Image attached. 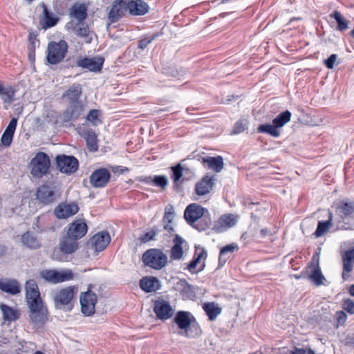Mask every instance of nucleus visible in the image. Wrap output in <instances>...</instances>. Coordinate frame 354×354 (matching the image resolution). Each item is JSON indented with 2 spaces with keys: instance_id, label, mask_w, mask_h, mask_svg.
Masks as SVG:
<instances>
[{
  "instance_id": "2eb2a0df",
  "label": "nucleus",
  "mask_w": 354,
  "mask_h": 354,
  "mask_svg": "<svg viewBox=\"0 0 354 354\" xmlns=\"http://www.w3.org/2000/svg\"><path fill=\"white\" fill-rule=\"evenodd\" d=\"M207 256V252L204 248H196L194 259L187 265V269L193 274L201 272L205 266L204 262L201 263V260H205Z\"/></svg>"
},
{
  "instance_id": "de8ad7c7",
  "label": "nucleus",
  "mask_w": 354,
  "mask_h": 354,
  "mask_svg": "<svg viewBox=\"0 0 354 354\" xmlns=\"http://www.w3.org/2000/svg\"><path fill=\"white\" fill-rule=\"evenodd\" d=\"M171 178L173 180L174 184L177 186L178 185L180 180L183 176V168L179 163L175 166L171 167Z\"/></svg>"
},
{
  "instance_id": "cd10ccee",
  "label": "nucleus",
  "mask_w": 354,
  "mask_h": 354,
  "mask_svg": "<svg viewBox=\"0 0 354 354\" xmlns=\"http://www.w3.org/2000/svg\"><path fill=\"white\" fill-rule=\"evenodd\" d=\"M0 310L5 322H15L21 316V312L18 308L10 307L4 304H0Z\"/></svg>"
},
{
  "instance_id": "0eeeda50",
  "label": "nucleus",
  "mask_w": 354,
  "mask_h": 354,
  "mask_svg": "<svg viewBox=\"0 0 354 354\" xmlns=\"http://www.w3.org/2000/svg\"><path fill=\"white\" fill-rule=\"evenodd\" d=\"M68 44L64 40L59 41H50L47 48V61L50 64H57L61 62L68 52Z\"/></svg>"
},
{
  "instance_id": "39448f33",
  "label": "nucleus",
  "mask_w": 354,
  "mask_h": 354,
  "mask_svg": "<svg viewBox=\"0 0 354 354\" xmlns=\"http://www.w3.org/2000/svg\"><path fill=\"white\" fill-rule=\"evenodd\" d=\"M174 322L178 328L184 331L180 333V335L191 338L200 334L199 327L189 312L178 311L175 315Z\"/></svg>"
},
{
  "instance_id": "20e7f679",
  "label": "nucleus",
  "mask_w": 354,
  "mask_h": 354,
  "mask_svg": "<svg viewBox=\"0 0 354 354\" xmlns=\"http://www.w3.org/2000/svg\"><path fill=\"white\" fill-rule=\"evenodd\" d=\"M79 243L66 234L60 236L58 245L54 248L52 257L59 261H67L68 257L78 250Z\"/></svg>"
},
{
  "instance_id": "4c0bfd02",
  "label": "nucleus",
  "mask_w": 354,
  "mask_h": 354,
  "mask_svg": "<svg viewBox=\"0 0 354 354\" xmlns=\"http://www.w3.org/2000/svg\"><path fill=\"white\" fill-rule=\"evenodd\" d=\"M82 94V86L79 84H73L63 95L67 97L71 103L79 102V97Z\"/></svg>"
},
{
  "instance_id": "f3484780",
  "label": "nucleus",
  "mask_w": 354,
  "mask_h": 354,
  "mask_svg": "<svg viewBox=\"0 0 354 354\" xmlns=\"http://www.w3.org/2000/svg\"><path fill=\"white\" fill-rule=\"evenodd\" d=\"M88 231L87 225L82 220H75L68 226L66 235L79 240L84 237Z\"/></svg>"
},
{
  "instance_id": "7ed1b4c3",
  "label": "nucleus",
  "mask_w": 354,
  "mask_h": 354,
  "mask_svg": "<svg viewBox=\"0 0 354 354\" xmlns=\"http://www.w3.org/2000/svg\"><path fill=\"white\" fill-rule=\"evenodd\" d=\"M334 223L337 230H347L351 229V221L354 213V202L348 200L339 201L334 203Z\"/></svg>"
},
{
  "instance_id": "8fccbe9b",
  "label": "nucleus",
  "mask_w": 354,
  "mask_h": 354,
  "mask_svg": "<svg viewBox=\"0 0 354 354\" xmlns=\"http://www.w3.org/2000/svg\"><path fill=\"white\" fill-rule=\"evenodd\" d=\"M159 230L157 227H153L149 232H145L140 237L141 243H145L150 241L154 240L156 236L158 234Z\"/></svg>"
},
{
  "instance_id": "473e14b6",
  "label": "nucleus",
  "mask_w": 354,
  "mask_h": 354,
  "mask_svg": "<svg viewBox=\"0 0 354 354\" xmlns=\"http://www.w3.org/2000/svg\"><path fill=\"white\" fill-rule=\"evenodd\" d=\"M202 163L205 167H207L209 169H212L216 173L222 171L224 165L223 159L220 156L216 157L208 156L203 158Z\"/></svg>"
},
{
  "instance_id": "ddd939ff",
  "label": "nucleus",
  "mask_w": 354,
  "mask_h": 354,
  "mask_svg": "<svg viewBox=\"0 0 354 354\" xmlns=\"http://www.w3.org/2000/svg\"><path fill=\"white\" fill-rule=\"evenodd\" d=\"M153 311L156 317L162 321L171 318L174 313V310L169 301L164 299H158L154 301Z\"/></svg>"
},
{
  "instance_id": "f257e3e1",
  "label": "nucleus",
  "mask_w": 354,
  "mask_h": 354,
  "mask_svg": "<svg viewBox=\"0 0 354 354\" xmlns=\"http://www.w3.org/2000/svg\"><path fill=\"white\" fill-rule=\"evenodd\" d=\"M26 299L31 324L36 327L42 326L48 320V310L34 279L28 280L26 283Z\"/></svg>"
},
{
  "instance_id": "393cba45",
  "label": "nucleus",
  "mask_w": 354,
  "mask_h": 354,
  "mask_svg": "<svg viewBox=\"0 0 354 354\" xmlns=\"http://www.w3.org/2000/svg\"><path fill=\"white\" fill-rule=\"evenodd\" d=\"M15 88L12 86H4L3 84L0 82V97L3 101L6 109L15 101Z\"/></svg>"
},
{
  "instance_id": "ea45409f",
  "label": "nucleus",
  "mask_w": 354,
  "mask_h": 354,
  "mask_svg": "<svg viewBox=\"0 0 354 354\" xmlns=\"http://www.w3.org/2000/svg\"><path fill=\"white\" fill-rule=\"evenodd\" d=\"M237 250L238 245L235 243L229 244L223 247L220 251L218 259L219 265L223 266L225 264L226 261L230 258V254Z\"/></svg>"
},
{
  "instance_id": "3c124183",
  "label": "nucleus",
  "mask_w": 354,
  "mask_h": 354,
  "mask_svg": "<svg viewBox=\"0 0 354 354\" xmlns=\"http://www.w3.org/2000/svg\"><path fill=\"white\" fill-rule=\"evenodd\" d=\"M248 125V120L245 119H241L238 120L234 125L232 134H239L243 132L245 129H247Z\"/></svg>"
},
{
  "instance_id": "412c9836",
  "label": "nucleus",
  "mask_w": 354,
  "mask_h": 354,
  "mask_svg": "<svg viewBox=\"0 0 354 354\" xmlns=\"http://www.w3.org/2000/svg\"><path fill=\"white\" fill-rule=\"evenodd\" d=\"M78 210V205L74 203L61 204L55 209L54 214L58 218H67L77 214Z\"/></svg>"
},
{
  "instance_id": "a19ab883",
  "label": "nucleus",
  "mask_w": 354,
  "mask_h": 354,
  "mask_svg": "<svg viewBox=\"0 0 354 354\" xmlns=\"http://www.w3.org/2000/svg\"><path fill=\"white\" fill-rule=\"evenodd\" d=\"M258 133H267L274 138H279L281 135V131L277 129L276 126L272 123L271 124H263L257 127Z\"/></svg>"
},
{
  "instance_id": "5fc2aeb1",
  "label": "nucleus",
  "mask_w": 354,
  "mask_h": 354,
  "mask_svg": "<svg viewBox=\"0 0 354 354\" xmlns=\"http://www.w3.org/2000/svg\"><path fill=\"white\" fill-rule=\"evenodd\" d=\"M153 183L162 189H165L168 185V180L165 176H156L153 178Z\"/></svg>"
},
{
  "instance_id": "09e8293b",
  "label": "nucleus",
  "mask_w": 354,
  "mask_h": 354,
  "mask_svg": "<svg viewBox=\"0 0 354 354\" xmlns=\"http://www.w3.org/2000/svg\"><path fill=\"white\" fill-rule=\"evenodd\" d=\"M43 12L45 18V24L46 27L50 28L55 26L57 22V19L52 16V15L48 11L47 7L44 4H43Z\"/></svg>"
},
{
  "instance_id": "9b49d317",
  "label": "nucleus",
  "mask_w": 354,
  "mask_h": 354,
  "mask_svg": "<svg viewBox=\"0 0 354 354\" xmlns=\"http://www.w3.org/2000/svg\"><path fill=\"white\" fill-rule=\"evenodd\" d=\"M57 165L62 173L72 174L78 168V160L74 156L67 155H58L56 157Z\"/></svg>"
},
{
  "instance_id": "72a5a7b5",
  "label": "nucleus",
  "mask_w": 354,
  "mask_h": 354,
  "mask_svg": "<svg viewBox=\"0 0 354 354\" xmlns=\"http://www.w3.org/2000/svg\"><path fill=\"white\" fill-rule=\"evenodd\" d=\"M84 110V104L81 101L71 103L70 107L64 112L66 120H75L79 118Z\"/></svg>"
},
{
  "instance_id": "a18cd8bd",
  "label": "nucleus",
  "mask_w": 354,
  "mask_h": 354,
  "mask_svg": "<svg viewBox=\"0 0 354 354\" xmlns=\"http://www.w3.org/2000/svg\"><path fill=\"white\" fill-rule=\"evenodd\" d=\"M309 277L316 286H320L323 284V281L325 280V277L322 274L319 265H317L313 268Z\"/></svg>"
},
{
  "instance_id": "2f4dec72",
  "label": "nucleus",
  "mask_w": 354,
  "mask_h": 354,
  "mask_svg": "<svg viewBox=\"0 0 354 354\" xmlns=\"http://www.w3.org/2000/svg\"><path fill=\"white\" fill-rule=\"evenodd\" d=\"M17 125V119L15 118H12L3 133L1 140L5 147H9L11 145Z\"/></svg>"
},
{
  "instance_id": "052dcab7",
  "label": "nucleus",
  "mask_w": 354,
  "mask_h": 354,
  "mask_svg": "<svg viewBox=\"0 0 354 354\" xmlns=\"http://www.w3.org/2000/svg\"><path fill=\"white\" fill-rule=\"evenodd\" d=\"M290 354H315V353L311 349L295 348V351L290 352Z\"/></svg>"
},
{
  "instance_id": "69168bd1",
  "label": "nucleus",
  "mask_w": 354,
  "mask_h": 354,
  "mask_svg": "<svg viewBox=\"0 0 354 354\" xmlns=\"http://www.w3.org/2000/svg\"><path fill=\"white\" fill-rule=\"evenodd\" d=\"M8 343V340L6 338H3L2 339H0V346H2L3 344H6Z\"/></svg>"
},
{
  "instance_id": "4468645a",
  "label": "nucleus",
  "mask_w": 354,
  "mask_h": 354,
  "mask_svg": "<svg viewBox=\"0 0 354 354\" xmlns=\"http://www.w3.org/2000/svg\"><path fill=\"white\" fill-rule=\"evenodd\" d=\"M111 174L106 168L95 170L89 178L91 185L95 188L104 187L109 183Z\"/></svg>"
},
{
  "instance_id": "37998d69",
  "label": "nucleus",
  "mask_w": 354,
  "mask_h": 354,
  "mask_svg": "<svg viewBox=\"0 0 354 354\" xmlns=\"http://www.w3.org/2000/svg\"><path fill=\"white\" fill-rule=\"evenodd\" d=\"M291 113L286 110L279 113L273 120L272 123L276 126L277 129L280 130V128L283 127L287 124L291 118Z\"/></svg>"
},
{
  "instance_id": "c03bdc74",
  "label": "nucleus",
  "mask_w": 354,
  "mask_h": 354,
  "mask_svg": "<svg viewBox=\"0 0 354 354\" xmlns=\"http://www.w3.org/2000/svg\"><path fill=\"white\" fill-rule=\"evenodd\" d=\"M203 308L211 321L214 320L221 313V309L216 306L214 303L205 304Z\"/></svg>"
},
{
  "instance_id": "c85d7f7f",
  "label": "nucleus",
  "mask_w": 354,
  "mask_h": 354,
  "mask_svg": "<svg viewBox=\"0 0 354 354\" xmlns=\"http://www.w3.org/2000/svg\"><path fill=\"white\" fill-rule=\"evenodd\" d=\"M0 290L3 292L15 295L20 292L21 287L15 279H1Z\"/></svg>"
},
{
  "instance_id": "338daca9",
  "label": "nucleus",
  "mask_w": 354,
  "mask_h": 354,
  "mask_svg": "<svg viewBox=\"0 0 354 354\" xmlns=\"http://www.w3.org/2000/svg\"><path fill=\"white\" fill-rule=\"evenodd\" d=\"M30 41L33 40V38H32V35H31V34L30 35Z\"/></svg>"
},
{
  "instance_id": "603ef678",
  "label": "nucleus",
  "mask_w": 354,
  "mask_h": 354,
  "mask_svg": "<svg viewBox=\"0 0 354 354\" xmlns=\"http://www.w3.org/2000/svg\"><path fill=\"white\" fill-rule=\"evenodd\" d=\"M100 111L97 109L91 110L86 116V120L91 122L93 126H97L101 122L99 118Z\"/></svg>"
},
{
  "instance_id": "4be33fe9",
  "label": "nucleus",
  "mask_w": 354,
  "mask_h": 354,
  "mask_svg": "<svg viewBox=\"0 0 354 354\" xmlns=\"http://www.w3.org/2000/svg\"><path fill=\"white\" fill-rule=\"evenodd\" d=\"M127 2L124 0H115L109 13V20L111 23L116 22L122 16L124 11L127 10Z\"/></svg>"
},
{
  "instance_id": "dca6fc26",
  "label": "nucleus",
  "mask_w": 354,
  "mask_h": 354,
  "mask_svg": "<svg viewBox=\"0 0 354 354\" xmlns=\"http://www.w3.org/2000/svg\"><path fill=\"white\" fill-rule=\"evenodd\" d=\"M342 279L346 281L349 274L353 271L354 266V246L344 250L342 254Z\"/></svg>"
},
{
  "instance_id": "aec40b11",
  "label": "nucleus",
  "mask_w": 354,
  "mask_h": 354,
  "mask_svg": "<svg viewBox=\"0 0 354 354\" xmlns=\"http://www.w3.org/2000/svg\"><path fill=\"white\" fill-rule=\"evenodd\" d=\"M36 198L44 205H49L56 198L54 188L50 185H44L38 187Z\"/></svg>"
},
{
  "instance_id": "79ce46f5",
  "label": "nucleus",
  "mask_w": 354,
  "mask_h": 354,
  "mask_svg": "<svg viewBox=\"0 0 354 354\" xmlns=\"http://www.w3.org/2000/svg\"><path fill=\"white\" fill-rule=\"evenodd\" d=\"M333 222H334L333 215L331 212H329V216L327 221H319L317 229L314 233L315 236L320 237L323 236L327 232Z\"/></svg>"
},
{
  "instance_id": "864d4df0",
  "label": "nucleus",
  "mask_w": 354,
  "mask_h": 354,
  "mask_svg": "<svg viewBox=\"0 0 354 354\" xmlns=\"http://www.w3.org/2000/svg\"><path fill=\"white\" fill-rule=\"evenodd\" d=\"M75 30L77 35L82 37H86L89 34V28L88 26L82 22H79L78 24L75 28Z\"/></svg>"
},
{
  "instance_id": "49530a36",
  "label": "nucleus",
  "mask_w": 354,
  "mask_h": 354,
  "mask_svg": "<svg viewBox=\"0 0 354 354\" xmlns=\"http://www.w3.org/2000/svg\"><path fill=\"white\" fill-rule=\"evenodd\" d=\"M331 17H333L337 23V30L344 31L348 29L349 21L338 11H335Z\"/></svg>"
},
{
  "instance_id": "f704fd0d",
  "label": "nucleus",
  "mask_w": 354,
  "mask_h": 354,
  "mask_svg": "<svg viewBox=\"0 0 354 354\" xmlns=\"http://www.w3.org/2000/svg\"><path fill=\"white\" fill-rule=\"evenodd\" d=\"M87 6L84 3H75L71 8L70 15L79 22L84 21L87 17Z\"/></svg>"
},
{
  "instance_id": "4d7b16f0",
  "label": "nucleus",
  "mask_w": 354,
  "mask_h": 354,
  "mask_svg": "<svg viewBox=\"0 0 354 354\" xmlns=\"http://www.w3.org/2000/svg\"><path fill=\"white\" fill-rule=\"evenodd\" d=\"M337 58V55L336 54H332L330 57L324 61L325 66L328 69H332L334 68L335 62H336Z\"/></svg>"
},
{
  "instance_id": "0e129e2a",
  "label": "nucleus",
  "mask_w": 354,
  "mask_h": 354,
  "mask_svg": "<svg viewBox=\"0 0 354 354\" xmlns=\"http://www.w3.org/2000/svg\"><path fill=\"white\" fill-rule=\"evenodd\" d=\"M348 292H349V294H350L351 296H353V297H354V284L351 285V286L349 287Z\"/></svg>"
},
{
  "instance_id": "e433bc0d",
  "label": "nucleus",
  "mask_w": 354,
  "mask_h": 354,
  "mask_svg": "<svg viewBox=\"0 0 354 354\" xmlns=\"http://www.w3.org/2000/svg\"><path fill=\"white\" fill-rule=\"evenodd\" d=\"M184 243L183 239L178 234H176L174 239V245L171 248L170 257L174 260H179L183 255L182 245Z\"/></svg>"
},
{
  "instance_id": "e2e57ef3",
  "label": "nucleus",
  "mask_w": 354,
  "mask_h": 354,
  "mask_svg": "<svg viewBox=\"0 0 354 354\" xmlns=\"http://www.w3.org/2000/svg\"><path fill=\"white\" fill-rule=\"evenodd\" d=\"M260 233H261V235L262 237H265V236H266L270 234V232L266 228L262 229L260 231Z\"/></svg>"
},
{
  "instance_id": "f8f14e48",
  "label": "nucleus",
  "mask_w": 354,
  "mask_h": 354,
  "mask_svg": "<svg viewBox=\"0 0 354 354\" xmlns=\"http://www.w3.org/2000/svg\"><path fill=\"white\" fill-rule=\"evenodd\" d=\"M97 295L91 290L83 292L80 296L82 313L85 316H91L95 313Z\"/></svg>"
},
{
  "instance_id": "1a4fd4ad",
  "label": "nucleus",
  "mask_w": 354,
  "mask_h": 354,
  "mask_svg": "<svg viewBox=\"0 0 354 354\" xmlns=\"http://www.w3.org/2000/svg\"><path fill=\"white\" fill-rule=\"evenodd\" d=\"M40 275L44 279L52 283L67 281L73 278V273L71 270H45L40 272Z\"/></svg>"
},
{
  "instance_id": "bf43d9fd",
  "label": "nucleus",
  "mask_w": 354,
  "mask_h": 354,
  "mask_svg": "<svg viewBox=\"0 0 354 354\" xmlns=\"http://www.w3.org/2000/svg\"><path fill=\"white\" fill-rule=\"evenodd\" d=\"M336 319L339 324H343L347 319V315L344 311H338L336 313Z\"/></svg>"
},
{
  "instance_id": "a211bd4d",
  "label": "nucleus",
  "mask_w": 354,
  "mask_h": 354,
  "mask_svg": "<svg viewBox=\"0 0 354 354\" xmlns=\"http://www.w3.org/2000/svg\"><path fill=\"white\" fill-rule=\"evenodd\" d=\"M104 61V58L101 57L80 58L77 60L76 65L78 67L86 68L90 71L98 72L101 71Z\"/></svg>"
},
{
  "instance_id": "7c9ffc66",
  "label": "nucleus",
  "mask_w": 354,
  "mask_h": 354,
  "mask_svg": "<svg viewBox=\"0 0 354 354\" xmlns=\"http://www.w3.org/2000/svg\"><path fill=\"white\" fill-rule=\"evenodd\" d=\"M140 288L146 292H155L160 289L159 280L155 277H145L140 281Z\"/></svg>"
},
{
  "instance_id": "f03ea898",
  "label": "nucleus",
  "mask_w": 354,
  "mask_h": 354,
  "mask_svg": "<svg viewBox=\"0 0 354 354\" xmlns=\"http://www.w3.org/2000/svg\"><path fill=\"white\" fill-rule=\"evenodd\" d=\"M184 218L188 224L198 231L207 230L212 223L208 210L196 203H192L186 207Z\"/></svg>"
},
{
  "instance_id": "c756f323",
  "label": "nucleus",
  "mask_w": 354,
  "mask_h": 354,
  "mask_svg": "<svg viewBox=\"0 0 354 354\" xmlns=\"http://www.w3.org/2000/svg\"><path fill=\"white\" fill-rule=\"evenodd\" d=\"M174 207L169 204L165 207L164 216L162 220L163 228L169 233H172L174 231L173 226V221L174 218Z\"/></svg>"
},
{
  "instance_id": "13d9d810",
  "label": "nucleus",
  "mask_w": 354,
  "mask_h": 354,
  "mask_svg": "<svg viewBox=\"0 0 354 354\" xmlns=\"http://www.w3.org/2000/svg\"><path fill=\"white\" fill-rule=\"evenodd\" d=\"M155 38V36H151L150 37H145L141 39L138 42V47L140 49H145Z\"/></svg>"
},
{
  "instance_id": "a878e982",
  "label": "nucleus",
  "mask_w": 354,
  "mask_h": 354,
  "mask_svg": "<svg viewBox=\"0 0 354 354\" xmlns=\"http://www.w3.org/2000/svg\"><path fill=\"white\" fill-rule=\"evenodd\" d=\"M80 134L84 138L88 150L91 152L98 149L97 138L94 131L88 129H80Z\"/></svg>"
},
{
  "instance_id": "9d476101",
  "label": "nucleus",
  "mask_w": 354,
  "mask_h": 354,
  "mask_svg": "<svg viewBox=\"0 0 354 354\" xmlns=\"http://www.w3.org/2000/svg\"><path fill=\"white\" fill-rule=\"evenodd\" d=\"M78 292V288L75 286H68L57 292L54 295L56 308H62L68 306Z\"/></svg>"
},
{
  "instance_id": "680f3d73",
  "label": "nucleus",
  "mask_w": 354,
  "mask_h": 354,
  "mask_svg": "<svg viewBox=\"0 0 354 354\" xmlns=\"http://www.w3.org/2000/svg\"><path fill=\"white\" fill-rule=\"evenodd\" d=\"M129 169L127 167H122L120 166H115L113 167V171L115 173L122 174L124 171H128Z\"/></svg>"
},
{
  "instance_id": "6e6552de",
  "label": "nucleus",
  "mask_w": 354,
  "mask_h": 354,
  "mask_svg": "<svg viewBox=\"0 0 354 354\" xmlns=\"http://www.w3.org/2000/svg\"><path fill=\"white\" fill-rule=\"evenodd\" d=\"M31 174L36 178H41L48 173L50 162L48 156L44 152H38L30 161Z\"/></svg>"
},
{
  "instance_id": "6ab92c4d",
  "label": "nucleus",
  "mask_w": 354,
  "mask_h": 354,
  "mask_svg": "<svg viewBox=\"0 0 354 354\" xmlns=\"http://www.w3.org/2000/svg\"><path fill=\"white\" fill-rule=\"evenodd\" d=\"M110 235L106 232H100L95 234L89 241V244L95 252L104 250L109 244Z\"/></svg>"
},
{
  "instance_id": "c9c22d12",
  "label": "nucleus",
  "mask_w": 354,
  "mask_h": 354,
  "mask_svg": "<svg viewBox=\"0 0 354 354\" xmlns=\"http://www.w3.org/2000/svg\"><path fill=\"white\" fill-rule=\"evenodd\" d=\"M21 241L23 245L32 250L39 248L41 245V241L29 232L21 235Z\"/></svg>"
},
{
  "instance_id": "5701e85b",
  "label": "nucleus",
  "mask_w": 354,
  "mask_h": 354,
  "mask_svg": "<svg viewBox=\"0 0 354 354\" xmlns=\"http://www.w3.org/2000/svg\"><path fill=\"white\" fill-rule=\"evenodd\" d=\"M236 223L235 216L233 214H225L221 216L214 226V230L216 232H223V231L233 227Z\"/></svg>"
},
{
  "instance_id": "58836bf2",
  "label": "nucleus",
  "mask_w": 354,
  "mask_h": 354,
  "mask_svg": "<svg viewBox=\"0 0 354 354\" xmlns=\"http://www.w3.org/2000/svg\"><path fill=\"white\" fill-rule=\"evenodd\" d=\"M180 293L184 299H193L196 294L194 288L186 280L180 279L178 283Z\"/></svg>"
},
{
  "instance_id": "bb28decb",
  "label": "nucleus",
  "mask_w": 354,
  "mask_h": 354,
  "mask_svg": "<svg viewBox=\"0 0 354 354\" xmlns=\"http://www.w3.org/2000/svg\"><path fill=\"white\" fill-rule=\"evenodd\" d=\"M215 178L214 176H205L196 185V193L199 196H204L213 189Z\"/></svg>"
},
{
  "instance_id": "6e6d98bb",
  "label": "nucleus",
  "mask_w": 354,
  "mask_h": 354,
  "mask_svg": "<svg viewBox=\"0 0 354 354\" xmlns=\"http://www.w3.org/2000/svg\"><path fill=\"white\" fill-rule=\"evenodd\" d=\"M342 308L344 310H346L351 315L354 314V303L351 299H347L344 300L342 304Z\"/></svg>"
},
{
  "instance_id": "423d86ee",
  "label": "nucleus",
  "mask_w": 354,
  "mask_h": 354,
  "mask_svg": "<svg viewBox=\"0 0 354 354\" xmlns=\"http://www.w3.org/2000/svg\"><path fill=\"white\" fill-rule=\"evenodd\" d=\"M142 261L146 266L159 270L167 264V257L161 250L151 248L143 253Z\"/></svg>"
},
{
  "instance_id": "b1692460",
  "label": "nucleus",
  "mask_w": 354,
  "mask_h": 354,
  "mask_svg": "<svg viewBox=\"0 0 354 354\" xmlns=\"http://www.w3.org/2000/svg\"><path fill=\"white\" fill-rule=\"evenodd\" d=\"M127 8L132 15H144L148 12L149 7L143 0H132L127 2Z\"/></svg>"
}]
</instances>
